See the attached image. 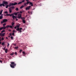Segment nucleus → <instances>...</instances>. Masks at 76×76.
<instances>
[{"label":"nucleus","mask_w":76,"mask_h":76,"mask_svg":"<svg viewBox=\"0 0 76 76\" xmlns=\"http://www.w3.org/2000/svg\"><path fill=\"white\" fill-rule=\"evenodd\" d=\"M17 28V27H16V26H15V27H14V28L15 29H16V28Z\"/></svg>","instance_id":"09e8293b"},{"label":"nucleus","mask_w":76,"mask_h":76,"mask_svg":"<svg viewBox=\"0 0 76 76\" xmlns=\"http://www.w3.org/2000/svg\"><path fill=\"white\" fill-rule=\"evenodd\" d=\"M1 28H2V29H5L6 27H5V26H4L3 27H1Z\"/></svg>","instance_id":"2eb2a0df"},{"label":"nucleus","mask_w":76,"mask_h":76,"mask_svg":"<svg viewBox=\"0 0 76 76\" xmlns=\"http://www.w3.org/2000/svg\"><path fill=\"white\" fill-rule=\"evenodd\" d=\"M4 13H8V12H7V11H6L4 12Z\"/></svg>","instance_id":"7c9ffc66"},{"label":"nucleus","mask_w":76,"mask_h":76,"mask_svg":"<svg viewBox=\"0 0 76 76\" xmlns=\"http://www.w3.org/2000/svg\"><path fill=\"white\" fill-rule=\"evenodd\" d=\"M1 41V38H0V42Z\"/></svg>","instance_id":"6e6d98bb"},{"label":"nucleus","mask_w":76,"mask_h":76,"mask_svg":"<svg viewBox=\"0 0 76 76\" xmlns=\"http://www.w3.org/2000/svg\"><path fill=\"white\" fill-rule=\"evenodd\" d=\"M16 4H18V3L16 2H15L14 3H10L9 4V7H10V6H15V5H16Z\"/></svg>","instance_id":"20e7f679"},{"label":"nucleus","mask_w":76,"mask_h":76,"mask_svg":"<svg viewBox=\"0 0 76 76\" xmlns=\"http://www.w3.org/2000/svg\"><path fill=\"white\" fill-rule=\"evenodd\" d=\"M3 14H1V16H0V20L2 19H3Z\"/></svg>","instance_id":"9b49d317"},{"label":"nucleus","mask_w":76,"mask_h":76,"mask_svg":"<svg viewBox=\"0 0 76 76\" xmlns=\"http://www.w3.org/2000/svg\"><path fill=\"white\" fill-rule=\"evenodd\" d=\"M18 12H14L13 13H12L11 14H13V15H15V16H17V15H18Z\"/></svg>","instance_id":"9d476101"},{"label":"nucleus","mask_w":76,"mask_h":76,"mask_svg":"<svg viewBox=\"0 0 76 76\" xmlns=\"http://www.w3.org/2000/svg\"><path fill=\"white\" fill-rule=\"evenodd\" d=\"M15 49H18V47H15Z\"/></svg>","instance_id":"f704fd0d"},{"label":"nucleus","mask_w":76,"mask_h":76,"mask_svg":"<svg viewBox=\"0 0 76 76\" xmlns=\"http://www.w3.org/2000/svg\"><path fill=\"white\" fill-rule=\"evenodd\" d=\"M0 38H1V37H0Z\"/></svg>","instance_id":"338daca9"},{"label":"nucleus","mask_w":76,"mask_h":76,"mask_svg":"<svg viewBox=\"0 0 76 76\" xmlns=\"http://www.w3.org/2000/svg\"><path fill=\"white\" fill-rule=\"evenodd\" d=\"M22 50H20V51H19V52H20V53H21V52H22Z\"/></svg>","instance_id":"c9c22d12"},{"label":"nucleus","mask_w":76,"mask_h":76,"mask_svg":"<svg viewBox=\"0 0 76 76\" xmlns=\"http://www.w3.org/2000/svg\"><path fill=\"white\" fill-rule=\"evenodd\" d=\"M10 38H11V39H12V40L13 39V37L12 36H11Z\"/></svg>","instance_id":"72a5a7b5"},{"label":"nucleus","mask_w":76,"mask_h":76,"mask_svg":"<svg viewBox=\"0 0 76 76\" xmlns=\"http://www.w3.org/2000/svg\"><path fill=\"white\" fill-rule=\"evenodd\" d=\"M7 44V47H8V46H9V43H8Z\"/></svg>","instance_id":"58836bf2"},{"label":"nucleus","mask_w":76,"mask_h":76,"mask_svg":"<svg viewBox=\"0 0 76 76\" xmlns=\"http://www.w3.org/2000/svg\"><path fill=\"white\" fill-rule=\"evenodd\" d=\"M1 14H2L0 12V15H1Z\"/></svg>","instance_id":"bf43d9fd"},{"label":"nucleus","mask_w":76,"mask_h":76,"mask_svg":"<svg viewBox=\"0 0 76 76\" xmlns=\"http://www.w3.org/2000/svg\"><path fill=\"white\" fill-rule=\"evenodd\" d=\"M29 0H26V1H29Z\"/></svg>","instance_id":"13d9d810"},{"label":"nucleus","mask_w":76,"mask_h":76,"mask_svg":"<svg viewBox=\"0 0 76 76\" xmlns=\"http://www.w3.org/2000/svg\"><path fill=\"white\" fill-rule=\"evenodd\" d=\"M30 3V2L29 1H27V3H26V4H29V3Z\"/></svg>","instance_id":"6ab92c4d"},{"label":"nucleus","mask_w":76,"mask_h":76,"mask_svg":"<svg viewBox=\"0 0 76 76\" xmlns=\"http://www.w3.org/2000/svg\"><path fill=\"white\" fill-rule=\"evenodd\" d=\"M15 10L17 11H18V10H19V9L18 8H16L15 9Z\"/></svg>","instance_id":"412c9836"},{"label":"nucleus","mask_w":76,"mask_h":76,"mask_svg":"<svg viewBox=\"0 0 76 76\" xmlns=\"http://www.w3.org/2000/svg\"><path fill=\"white\" fill-rule=\"evenodd\" d=\"M9 27H10V26L8 25L6 27V28H9Z\"/></svg>","instance_id":"393cba45"},{"label":"nucleus","mask_w":76,"mask_h":76,"mask_svg":"<svg viewBox=\"0 0 76 76\" xmlns=\"http://www.w3.org/2000/svg\"><path fill=\"white\" fill-rule=\"evenodd\" d=\"M1 0H0V1H1Z\"/></svg>","instance_id":"69168bd1"},{"label":"nucleus","mask_w":76,"mask_h":76,"mask_svg":"<svg viewBox=\"0 0 76 76\" xmlns=\"http://www.w3.org/2000/svg\"><path fill=\"white\" fill-rule=\"evenodd\" d=\"M23 20V23H25V20Z\"/></svg>","instance_id":"5701e85b"},{"label":"nucleus","mask_w":76,"mask_h":76,"mask_svg":"<svg viewBox=\"0 0 76 76\" xmlns=\"http://www.w3.org/2000/svg\"><path fill=\"white\" fill-rule=\"evenodd\" d=\"M15 54V53H12L10 55V56H13V54Z\"/></svg>","instance_id":"b1692460"},{"label":"nucleus","mask_w":76,"mask_h":76,"mask_svg":"<svg viewBox=\"0 0 76 76\" xmlns=\"http://www.w3.org/2000/svg\"><path fill=\"white\" fill-rule=\"evenodd\" d=\"M7 19H4L3 20V21L1 22V24L3 23H5L6 22H7Z\"/></svg>","instance_id":"423d86ee"},{"label":"nucleus","mask_w":76,"mask_h":76,"mask_svg":"<svg viewBox=\"0 0 76 76\" xmlns=\"http://www.w3.org/2000/svg\"><path fill=\"white\" fill-rule=\"evenodd\" d=\"M9 12L10 13H11L12 12V10L10 9V8H9Z\"/></svg>","instance_id":"dca6fc26"},{"label":"nucleus","mask_w":76,"mask_h":76,"mask_svg":"<svg viewBox=\"0 0 76 76\" xmlns=\"http://www.w3.org/2000/svg\"><path fill=\"white\" fill-rule=\"evenodd\" d=\"M9 9H11V10H13V9H15V7H10Z\"/></svg>","instance_id":"1a4fd4ad"},{"label":"nucleus","mask_w":76,"mask_h":76,"mask_svg":"<svg viewBox=\"0 0 76 76\" xmlns=\"http://www.w3.org/2000/svg\"><path fill=\"white\" fill-rule=\"evenodd\" d=\"M22 2L20 1L18 3V4H21V3H22Z\"/></svg>","instance_id":"a878e982"},{"label":"nucleus","mask_w":76,"mask_h":76,"mask_svg":"<svg viewBox=\"0 0 76 76\" xmlns=\"http://www.w3.org/2000/svg\"><path fill=\"white\" fill-rule=\"evenodd\" d=\"M16 26L17 28L16 29V31H18V33H20V34H21V33L22 32V28H19L20 26V25L19 24H18L16 25Z\"/></svg>","instance_id":"f257e3e1"},{"label":"nucleus","mask_w":76,"mask_h":76,"mask_svg":"<svg viewBox=\"0 0 76 76\" xmlns=\"http://www.w3.org/2000/svg\"><path fill=\"white\" fill-rule=\"evenodd\" d=\"M8 37H10V36H8Z\"/></svg>","instance_id":"0e129e2a"},{"label":"nucleus","mask_w":76,"mask_h":76,"mask_svg":"<svg viewBox=\"0 0 76 76\" xmlns=\"http://www.w3.org/2000/svg\"><path fill=\"white\" fill-rule=\"evenodd\" d=\"M0 63H2V61L1 60H0Z\"/></svg>","instance_id":"4d7b16f0"},{"label":"nucleus","mask_w":76,"mask_h":76,"mask_svg":"<svg viewBox=\"0 0 76 76\" xmlns=\"http://www.w3.org/2000/svg\"><path fill=\"white\" fill-rule=\"evenodd\" d=\"M6 25V23H4L3 24V26H5Z\"/></svg>","instance_id":"2f4dec72"},{"label":"nucleus","mask_w":76,"mask_h":76,"mask_svg":"<svg viewBox=\"0 0 76 76\" xmlns=\"http://www.w3.org/2000/svg\"><path fill=\"white\" fill-rule=\"evenodd\" d=\"M5 16H10V17H11V16H12V19H13V20H15V16L14 15H13V14H7L6 15H5Z\"/></svg>","instance_id":"7ed1b4c3"},{"label":"nucleus","mask_w":76,"mask_h":76,"mask_svg":"<svg viewBox=\"0 0 76 76\" xmlns=\"http://www.w3.org/2000/svg\"><path fill=\"white\" fill-rule=\"evenodd\" d=\"M5 35V33H4L3 34L0 33V35L1 37H4Z\"/></svg>","instance_id":"6e6552de"},{"label":"nucleus","mask_w":76,"mask_h":76,"mask_svg":"<svg viewBox=\"0 0 76 76\" xmlns=\"http://www.w3.org/2000/svg\"><path fill=\"white\" fill-rule=\"evenodd\" d=\"M10 28H12V26H10Z\"/></svg>","instance_id":"ea45409f"},{"label":"nucleus","mask_w":76,"mask_h":76,"mask_svg":"<svg viewBox=\"0 0 76 76\" xmlns=\"http://www.w3.org/2000/svg\"><path fill=\"white\" fill-rule=\"evenodd\" d=\"M23 11H20V12H18V13H19V14H20H20H22V13H23Z\"/></svg>","instance_id":"4468645a"},{"label":"nucleus","mask_w":76,"mask_h":76,"mask_svg":"<svg viewBox=\"0 0 76 76\" xmlns=\"http://www.w3.org/2000/svg\"><path fill=\"white\" fill-rule=\"evenodd\" d=\"M5 32V30H3L1 31V33H3V32Z\"/></svg>","instance_id":"bb28decb"},{"label":"nucleus","mask_w":76,"mask_h":76,"mask_svg":"<svg viewBox=\"0 0 76 76\" xmlns=\"http://www.w3.org/2000/svg\"><path fill=\"white\" fill-rule=\"evenodd\" d=\"M29 5H31V6H33V3L30 2Z\"/></svg>","instance_id":"ddd939ff"},{"label":"nucleus","mask_w":76,"mask_h":76,"mask_svg":"<svg viewBox=\"0 0 76 76\" xmlns=\"http://www.w3.org/2000/svg\"><path fill=\"white\" fill-rule=\"evenodd\" d=\"M1 45H4V42H2L1 44Z\"/></svg>","instance_id":"c85d7f7f"},{"label":"nucleus","mask_w":76,"mask_h":76,"mask_svg":"<svg viewBox=\"0 0 76 76\" xmlns=\"http://www.w3.org/2000/svg\"><path fill=\"white\" fill-rule=\"evenodd\" d=\"M15 55H18V53L16 52H15Z\"/></svg>","instance_id":"473e14b6"},{"label":"nucleus","mask_w":76,"mask_h":76,"mask_svg":"<svg viewBox=\"0 0 76 76\" xmlns=\"http://www.w3.org/2000/svg\"><path fill=\"white\" fill-rule=\"evenodd\" d=\"M16 32L15 31V30H13V32Z\"/></svg>","instance_id":"3c124183"},{"label":"nucleus","mask_w":76,"mask_h":76,"mask_svg":"<svg viewBox=\"0 0 76 76\" xmlns=\"http://www.w3.org/2000/svg\"><path fill=\"white\" fill-rule=\"evenodd\" d=\"M14 24H15V23H14L12 22V25H13Z\"/></svg>","instance_id":"4c0bfd02"},{"label":"nucleus","mask_w":76,"mask_h":76,"mask_svg":"<svg viewBox=\"0 0 76 76\" xmlns=\"http://www.w3.org/2000/svg\"><path fill=\"white\" fill-rule=\"evenodd\" d=\"M22 3H23V2H25V0H23L22 1Z\"/></svg>","instance_id":"e433bc0d"},{"label":"nucleus","mask_w":76,"mask_h":76,"mask_svg":"<svg viewBox=\"0 0 76 76\" xmlns=\"http://www.w3.org/2000/svg\"><path fill=\"white\" fill-rule=\"evenodd\" d=\"M4 40V38L3 37H2L1 40Z\"/></svg>","instance_id":"de8ad7c7"},{"label":"nucleus","mask_w":76,"mask_h":76,"mask_svg":"<svg viewBox=\"0 0 76 76\" xmlns=\"http://www.w3.org/2000/svg\"><path fill=\"white\" fill-rule=\"evenodd\" d=\"M18 19L16 18V21H18Z\"/></svg>","instance_id":"603ef678"},{"label":"nucleus","mask_w":76,"mask_h":76,"mask_svg":"<svg viewBox=\"0 0 76 76\" xmlns=\"http://www.w3.org/2000/svg\"><path fill=\"white\" fill-rule=\"evenodd\" d=\"M9 32H11V30H10V29H9Z\"/></svg>","instance_id":"8fccbe9b"},{"label":"nucleus","mask_w":76,"mask_h":76,"mask_svg":"<svg viewBox=\"0 0 76 76\" xmlns=\"http://www.w3.org/2000/svg\"><path fill=\"white\" fill-rule=\"evenodd\" d=\"M17 17L16 16H15V19H17Z\"/></svg>","instance_id":"49530a36"},{"label":"nucleus","mask_w":76,"mask_h":76,"mask_svg":"<svg viewBox=\"0 0 76 76\" xmlns=\"http://www.w3.org/2000/svg\"><path fill=\"white\" fill-rule=\"evenodd\" d=\"M10 36H12V34L11 33H10Z\"/></svg>","instance_id":"864d4df0"},{"label":"nucleus","mask_w":76,"mask_h":76,"mask_svg":"<svg viewBox=\"0 0 76 76\" xmlns=\"http://www.w3.org/2000/svg\"><path fill=\"white\" fill-rule=\"evenodd\" d=\"M4 4H8V2L7 1H4Z\"/></svg>","instance_id":"f8f14e48"},{"label":"nucleus","mask_w":76,"mask_h":76,"mask_svg":"<svg viewBox=\"0 0 76 76\" xmlns=\"http://www.w3.org/2000/svg\"><path fill=\"white\" fill-rule=\"evenodd\" d=\"M17 18H18V19H22V14H18V15Z\"/></svg>","instance_id":"39448f33"},{"label":"nucleus","mask_w":76,"mask_h":76,"mask_svg":"<svg viewBox=\"0 0 76 76\" xmlns=\"http://www.w3.org/2000/svg\"><path fill=\"white\" fill-rule=\"evenodd\" d=\"M2 6H5L4 4H2Z\"/></svg>","instance_id":"37998d69"},{"label":"nucleus","mask_w":76,"mask_h":76,"mask_svg":"<svg viewBox=\"0 0 76 76\" xmlns=\"http://www.w3.org/2000/svg\"><path fill=\"white\" fill-rule=\"evenodd\" d=\"M31 6L30 5L27 7H26V10H29V9H30V8H31Z\"/></svg>","instance_id":"0eeeda50"},{"label":"nucleus","mask_w":76,"mask_h":76,"mask_svg":"<svg viewBox=\"0 0 76 76\" xmlns=\"http://www.w3.org/2000/svg\"><path fill=\"white\" fill-rule=\"evenodd\" d=\"M28 13H29V11H28Z\"/></svg>","instance_id":"e2e57ef3"},{"label":"nucleus","mask_w":76,"mask_h":76,"mask_svg":"<svg viewBox=\"0 0 76 76\" xmlns=\"http://www.w3.org/2000/svg\"><path fill=\"white\" fill-rule=\"evenodd\" d=\"M24 5H25V6H26V4L25 3L24 4Z\"/></svg>","instance_id":"5fc2aeb1"},{"label":"nucleus","mask_w":76,"mask_h":76,"mask_svg":"<svg viewBox=\"0 0 76 76\" xmlns=\"http://www.w3.org/2000/svg\"><path fill=\"white\" fill-rule=\"evenodd\" d=\"M3 11V10H1L0 11V12L1 14H2V12Z\"/></svg>","instance_id":"c756f323"},{"label":"nucleus","mask_w":76,"mask_h":76,"mask_svg":"<svg viewBox=\"0 0 76 76\" xmlns=\"http://www.w3.org/2000/svg\"><path fill=\"white\" fill-rule=\"evenodd\" d=\"M22 20H25V18L22 17Z\"/></svg>","instance_id":"cd10ccee"},{"label":"nucleus","mask_w":76,"mask_h":76,"mask_svg":"<svg viewBox=\"0 0 76 76\" xmlns=\"http://www.w3.org/2000/svg\"><path fill=\"white\" fill-rule=\"evenodd\" d=\"M14 35H15V33H12V35H13V36H14Z\"/></svg>","instance_id":"a19ab883"},{"label":"nucleus","mask_w":76,"mask_h":76,"mask_svg":"<svg viewBox=\"0 0 76 76\" xmlns=\"http://www.w3.org/2000/svg\"><path fill=\"white\" fill-rule=\"evenodd\" d=\"M11 64H10V66L12 68V69L15 68V67L16 65V64L15 63V62H12L11 63Z\"/></svg>","instance_id":"f03ea898"},{"label":"nucleus","mask_w":76,"mask_h":76,"mask_svg":"<svg viewBox=\"0 0 76 76\" xmlns=\"http://www.w3.org/2000/svg\"><path fill=\"white\" fill-rule=\"evenodd\" d=\"M7 51H8V50H7V49H6L5 50V52L6 53H7Z\"/></svg>","instance_id":"f3484780"},{"label":"nucleus","mask_w":76,"mask_h":76,"mask_svg":"<svg viewBox=\"0 0 76 76\" xmlns=\"http://www.w3.org/2000/svg\"><path fill=\"white\" fill-rule=\"evenodd\" d=\"M1 44V42H0V44Z\"/></svg>","instance_id":"052dcab7"},{"label":"nucleus","mask_w":76,"mask_h":76,"mask_svg":"<svg viewBox=\"0 0 76 76\" xmlns=\"http://www.w3.org/2000/svg\"><path fill=\"white\" fill-rule=\"evenodd\" d=\"M3 50H6V47H4V48L3 49Z\"/></svg>","instance_id":"c03bdc74"},{"label":"nucleus","mask_w":76,"mask_h":76,"mask_svg":"<svg viewBox=\"0 0 76 76\" xmlns=\"http://www.w3.org/2000/svg\"><path fill=\"white\" fill-rule=\"evenodd\" d=\"M0 6L1 7V6H2V4H0Z\"/></svg>","instance_id":"a18cd8bd"},{"label":"nucleus","mask_w":76,"mask_h":76,"mask_svg":"<svg viewBox=\"0 0 76 76\" xmlns=\"http://www.w3.org/2000/svg\"><path fill=\"white\" fill-rule=\"evenodd\" d=\"M24 7V6H23V5L22 6H21L20 7V9H22L23 8V7Z\"/></svg>","instance_id":"a211bd4d"},{"label":"nucleus","mask_w":76,"mask_h":76,"mask_svg":"<svg viewBox=\"0 0 76 76\" xmlns=\"http://www.w3.org/2000/svg\"><path fill=\"white\" fill-rule=\"evenodd\" d=\"M23 54L24 55H25L26 54L25 53V52L24 51H23L22 52Z\"/></svg>","instance_id":"4be33fe9"},{"label":"nucleus","mask_w":76,"mask_h":76,"mask_svg":"<svg viewBox=\"0 0 76 76\" xmlns=\"http://www.w3.org/2000/svg\"><path fill=\"white\" fill-rule=\"evenodd\" d=\"M9 5H7L6 6V9H7V8H8V7H9Z\"/></svg>","instance_id":"aec40b11"},{"label":"nucleus","mask_w":76,"mask_h":76,"mask_svg":"<svg viewBox=\"0 0 76 76\" xmlns=\"http://www.w3.org/2000/svg\"><path fill=\"white\" fill-rule=\"evenodd\" d=\"M6 39H8V38L7 37H6Z\"/></svg>","instance_id":"680f3d73"},{"label":"nucleus","mask_w":76,"mask_h":76,"mask_svg":"<svg viewBox=\"0 0 76 76\" xmlns=\"http://www.w3.org/2000/svg\"><path fill=\"white\" fill-rule=\"evenodd\" d=\"M3 29V28H0V31H1V30H2Z\"/></svg>","instance_id":"79ce46f5"}]
</instances>
